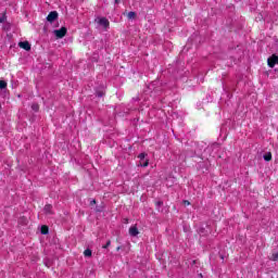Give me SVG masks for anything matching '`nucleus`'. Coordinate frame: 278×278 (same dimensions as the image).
Returning <instances> with one entry per match:
<instances>
[{
  "label": "nucleus",
  "instance_id": "39448f33",
  "mask_svg": "<svg viewBox=\"0 0 278 278\" xmlns=\"http://www.w3.org/2000/svg\"><path fill=\"white\" fill-rule=\"evenodd\" d=\"M56 18H58V13L55 11L50 12L47 16V21L49 23H53V21H55Z\"/></svg>",
  "mask_w": 278,
  "mask_h": 278
},
{
  "label": "nucleus",
  "instance_id": "f3484780",
  "mask_svg": "<svg viewBox=\"0 0 278 278\" xmlns=\"http://www.w3.org/2000/svg\"><path fill=\"white\" fill-rule=\"evenodd\" d=\"M33 110H35V112H37V110H38V104H34V105H33Z\"/></svg>",
  "mask_w": 278,
  "mask_h": 278
},
{
  "label": "nucleus",
  "instance_id": "412c9836",
  "mask_svg": "<svg viewBox=\"0 0 278 278\" xmlns=\"http://www.w3.org/2000/svg\"><path fill=\"white\" fill-rule=\"evenodd\" d=\"M0 23H3V20H2V18H0Z\"/></svg>",
  "mask_w": 278,
  "mask_h": 278
},
{
  "label": "nucleus",
  "instance_id": "dca6fc26",
  "mask_svg": "<svg viewBox=\"0 0 278 278\" xmlns=\"http://www.w3.org/2000/svg\"><path fill=\"white\" fill-rule=\"evenodd\" d=\"M110 244H112V242L108 241L105 245H103V249H108V247H110Z\"/></svg>",
  "mask_w": 278,
  "mask_h": 278
},
{
  "label": "nucleus",
  "instance_id": "ddd939ff",
  "mask_svg": "<svg viewBox=\"0 0 278 278\" xmlns=\"http://www.w3.org/2000/svg\"><path fill=\"white\" fill-rule=\"evenodd\" d=\"M84 255H85V257H91L92 256V251L85 250Z\"/></svg>",
  "mask_w": 278,
  "mask_h": 278
},
{
  "label": "nucleus",
  "instance_id": "f03ea898",
  "mask_svg": "<svg viewBox=\"0 0 278 278\" xmlns=\"http://www.w3.org/2000/svg\"><path fill=\"white\" fill-rule=\"evenodd\" d=\"M267 64L270 68H275V65L278 64V56L273 54L268 60H267Z\"/></svg>",
  "mask_w": 278,
  "mask_h": 278
},
{
  "label": "nucleus",
  "instance_id": "4be33fe9",
  "mask_svg": "<svg viewBox=\"0 0 278 278\" xmlns=\"http://www.w3.org/2000/svg\"><path fill=\"white\" fill-rule=\"evenodd\" d=\"M115 3H118V0H115Z\"/></svg>",
  "mask_w": 278,
  "mask_h": 278
},
{
  "label": "nucleus",
  "instance_id": "9d476101",
  "mask_svg": "<svg viewBox=\"0 0 278 278\" xmlns=\"http://www.w3.org/2000/svg\"><path fill=\"white\" fill-rule=\"evenodd\" d=\"M41 233H42L43 236H47V233H49V227H47V226H41Z\"/></svg>",
  "mask_w": 278,
  "mask_h": 278
},
{
  "label": "nucleus",
  "instance_id": "9b49d317",
  "mask_svg": "<svg viewBox=\"0 0 278 278\" xmlns=\"http://www.w3.org/2000/svg\"><path fill=\"white\" fill-rule=\"evenodd\" d=\"M127 18H129L130 21H132V18H136V12L131 11L127 14Z\"/></svg>",
  "mask_w": 278,
  "mask_h": 278
},
{
  "label": "nucleus",
  "instance_id": "423d86ee",
  "mask_svg": "<svg viewBox=\"0 0 278 278\" xmlns=\"http://www.w3.org/2000/svg\"><path fill=\"white\" fill-rule=\"evenodd\" d=\"M18 47H21V49H24L25 51H29L31 49V45H29V41H21L18 43Z\"/></svg>",
  "mask_w": 278,
  "mask_h": 278
},
{
  "label": "nucleus",
  "instance_id": "20e7f679",
  "mask_svg": "<svg viewBox=\"0 0 278 278\" xmlns=\"http://www.w3.org/2000/svg\"><path fill=\"white\" fill-rule=\"evenodd\" d=\"M66 27H62L61 29L54 30L53 34L56 38H64V36H66Z\"/></svg>",
  "mask_w": 278,
  "mask_h": 278
},
{
  "label": "nucleus",
  "instance_id": "a211bd4d",
  "mask_svg": "<svg viewBox=\"0 0 278 278\" xmlns=\"http://www.w3.org/2000/svg\"><path fill=\"white\" fill-rule=\"evenodd\" d=\"M184 205H190V201L185 200V201H184Z\"/></svg>",
  "mask_w": 278,
  "mask_h": 278
},
{
  "label": "nucleus",
  "instance_id": "1a4fd4ad",
  "mask_svg": "<svg viewBox=\"0 0 278 278\" xmlns=\"http://www.w3.org/2000/svg\"><path fill=\"white\" fill-rule=\"evenodd\" d=\"M51 210H53V206H51V204H47V205L45 206V212H46V214H51Z\"/></svg>",
  "mask_w": 278,
  "mask_h": 278
},
{
  "label": "nucleus",
  "instance_id": "0eeeda50",
  "mask_svg": "<svg viewBox=\"0 0 278 278\" xmlns=\"http://www.w3.org/2000/svg\"><path fill=\"white\" fill-rule=\"evenodd\" d=\"M138 233H140V231H138V227L131 226L129 228V236L136 237V236H138Z\"/></svg>",
  "mask_w": 278,
  "mask_h": 278
},
{
  "label": "nucleus",
  "instance_id": "f8f14e48",
  "mask_svg": "<svg viewBox=\"0 0 278 278\" xmlns=\"http://www.w3.org/2000/svg\"><path fill=\"white\" fill-rule=\"evenodd\" d=\"M4 88H8V83H5V80H0V89L3 90Z\"/></svg>",
  "mask_w": 278,
  "mask_h": 278
},
{
  "label": "nucleus",
  "instance_id": "2eb2a0df",
  "mask_svg": "<svg viewBox=\"0 0 278 278\" xmlns=\"http://www.w3.org/2000/svg\"><path fill=\"white\" fill-rule=\"evenodd\" d=\"M273 260H274V262H277V260H278V252L276 254H273Z\"/></svg>",
  "mask_w": 278,
  "mask_h": 278
},
{
  "label": "nucleus",
  "instance_id": "6e6552de",
  "mask_svg": "<svg viewBox=\"0 0 278 278\" xmlns=\"http://www.w3.org/2000/svg\"><path fill=\"white\" fill-rule=\"evenodd\" d=\"M264 160L265 162H270V160H273V154L270 152H267L264 154Z\"/></svg>",
  "mask_w": 278,
  "mask_h": 278
},
{
  "label": "nucleus",
  "instance_id": "aec40b11",
  "mask_svg": "<svg viewBox=\"0 0 278 278\" xmlns=\"http://www.w3.org/2000/svg\"><path fill=\"white\" fill-rule=\"evenodd\" d=\"M157 205H162V202H157Z\"/></svg>",
  "mask_w": 278,
  "mask_h": 278
},
{
  "label": "nucleus",
  "instance_id": "4468645a",
  "mask_svg": "<svg viewBox=\"0 0 278 278\" xmlns=\"http://www.w3.org/2000/svg\"><path fill=\"white\" fill-rule=\"evenodd\" d=\"M105 94V92L103 91H97V97H103Z\"/></svg>",
  "mask_w": 278,
  "mask_h": 278
},
{
  "label": "nucleus",
  "instance_id": "f257e3e1",
  "mask_svg": "<svg viewBox=\"0 0 278 278\" xmlns=\"http://www.w3.org/2000/svg\"><path fill=\"white\" fill-rule=\"evenodd\" d=\"M96 23H98L100 27H103V29H108L110 27V21H108L105 17L96 18Z\"/></svg>",
  "mask_w": 278,
  "mask_h": 278
},
{
  "label": "nucleus",
  "instance_id": "7ed1b4c3",
  "mask_svg": "<svg viewBox=\"0 0 278 278\" xmlns=\"http://www.w3.org/2000/svg\"><path fill=\"white\" fill-rule=\"evenodd\" d=\"M138 157L140 160V162H139L140 166H143V168H147V166H149V160H144L147 157V154L141 153V154H139Z\"/></svg>",
  "mask_w": 278,
  "mask_h": 278
},
{
  "label": "nucleus",
  "instance_id": "6ab92c4d",
  "mask_svg": "<svg viewBox=\"0 0 278 278\" xmlns=\"http://www.w3.org/2000/svg\"><path fill=\"white\" fill-rule=\"evenodd\" d=\"M94 203H97V201L92 200V201H91V205L94 204Z\"/></svg>",
  "mask_w": 278,
  "mask_h": 278
}]
</instances>
